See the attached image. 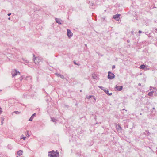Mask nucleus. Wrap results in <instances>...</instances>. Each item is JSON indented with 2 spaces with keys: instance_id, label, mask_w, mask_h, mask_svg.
Segmentation results:
<instances>
[{
  "instance_id": "23",
  "label": "nucleus",
  "mask_w": 157,
  "mask_h": 157,
  "mask_svg": "<svg viewBox=\"0 0 157 157\" xmlns=\"http://www.w3.org/2000/svg\"><path fill=\"white\" fill-rule=\"evenodd\" d=\"M2 108L0 107V114L2 113Z\"/></svg>"
},
{
  "instance_id": "3",
  "label": "nucleus",
  "mask_w": 157,
  "mask_h": 157,
  "mask_svg": "<svg viewBox=\"0 0 157 157\" xmlns=\"http://www.w3.org/2000/svg\"><path fill=\"white\" fill-rule=\"evenodd\" d=\"M48 156L49 157H56V154L54 150L48 152Z\"/></svg>"
},
{
  "instance_id": "35",
  "label": "nucleus",
  "mask_w": 157,
  "mask_h": 157,
  "mask_svg": "<svg viewBox=\"0 0 157 157\" xmlns=\"http://www.w3.org/2000/svg\"><path fill=\"white\" fill-rule=\"evenodd\" d=\"M155 32H156V33H157V29H156L155 30Z\"/></svg>"
},
{
  "instance_id": "5",
  "label": "nucleus",
  "mask_w": 157,
  "mask_h": 157,
  "mask_svg": "<svg viewBox=\"0 0 157 157\" xmlns=\"http://www.w3.org/2000/svg\"><path fill=\"white\" fill-rule=\"evenodd\" d=\"M120 14H116L113 16V18L116 21H118L120 19Z\"/></svg>"
},
{
  "instance_id": "39",
  "label": "nucleus",
  "mask_w": 157,
  "mask_h": 157,
  "mask_svg": "<svg viewBox=\"0 0 157 157\" xmlns=\"http://www.w3.org/2000/svg\"><path fill=\"white\" fill-rule=\"evenodd\" d=\"M8 19H9V20H10V17H9V18H8Z\"/></svg>"
},
{
  "instance_id": "24",
  "label": "nucleus",
  "mask_w": 157,
  "mask_h": 157,
  "mask_svg": "<svg viewBox=\"0 0 157 157\" xmlns=\"http://www.w3.org/2000/svg\"><path fill=\"white\" fill-rule=\"evenodd\" d=\"M115 68V65H113L112 66V69H114Z\"/></svg>"
},
{
  "instance_id": "32",
  "label": "nucleus",
  "mask_w": 157,
  "mask_h": 157,
  "mask_svg": "<svg viewBox=\"0 0 157 157\" xmlns=\"http://www.w3.org/2000/svg\"><path fill=\"white\" fill-rule=\"evenodd\" d=\"M138 86H141V84L140 83H139L138 84Z\"/></svg>"
},
{
  "instance_id": "2",
  "label": "nucleus",
  "mask_w": 157,
  "mask_h": 157,
  "mask_svg": "<svg viewBox=\"0 0 157 157\" xmlns=\"http://www.w3.org/2000/svg\"><path fill=\"white\" fill-rule=\"evenodd\" d=\"M115 77L114 74L110 71L108 72V78L109 79L111 80L113 79Z\"/></svg>"
},
{
  "instance_id": "16",
  "label": "nucleus",
  "mask_w": 157,
  "mask_h": 157,
  "mask_svg": "<svg viewBox=\"0 0 157 157\" xmlns=\"http://www.w3.org/2000/svg\"><path fill=\"white\" fill-rule=\"evenodd\" d=\"M154 91H151L148 93V95L150 96H151L153 94Z\"/></svg>"
},
{
  "instance_id": "18",
  "label": "nucleus",
  "mask_w": 157,
  "mask_h": 157,
  "mask_svg": "<svg viewBox=\"0 0 157 157\" xmlns=\"http://www.w3.org/2000/svg\"><path fill=\"white\" fill-rule=\"evenodd\" d=\"M145 67V65L144 64L141 65L140 67V68L141 69H144Z\"/></svg>"
},
{
  "instance_id": "15",
  "label": "nucleus",
  "mask_w": 157,
  "mask_h": 157,
  "mask_svg": "<svg viewBox=\"0 0 157 157\" xmlns=\"http://www.w3.org/2000/svg\"><path fill=\"white\" fill-rule=\"evenodd\" d=\"M92 97H93V98H94L95 100H96L95 97L92 95H90L89 96L86 97V98L88 99H89L91 98Z\"/></svg>"
},
{
  "instance_id": "12",
  "label": "nucleus",
  "mask_w": 157,
  "mask_h": 157,
  "mask_svg": "<svg viewBox=\"0 0 157 157\" xmlns=\"http://www.w3.org/2000/svg\"><path fill=\"white\" fill-rule=\"evenodd\" d=\"M23 151L22 150H20L17 152V154L20 156L22 155L23 154Z\"/></svg>"
},
{
  "instance_id": "40",
  "label": "nucleus",
  "mask_w": 157,
  "mask_h": 157,
  "mask_svg": "<svg viewBox=\"0 0 157 157\" xmlns=\"http://www.w3.org/2000/svg\"><path fill=\"white\" fill-rule=\"evenodd\" d=\"M80 91L82 92V90H80Z\"/></svg>"
},
{
  "instance_id": "7",
  "label": "nucleus",
  "mask_w": 157,
  "mask_h": 157,
  "mask_svg": "<svg viewBox=\"0 0 157 157\" xmlns=\"http://www.w3.org/2000/svg\"><path fill=\"white\" fill-rule=\"evenodd\" d=\"M115 88L117 90L120 91L122 90L123 86H118L116 85L115 86Z\"/></svg>"
},
{
  "instance_id": "29",
  "label": "nucleus",
  "mask_w": 157,
  "mask_h": 157,
  "mask_svg": "<svg viewBox=\"0 0 157 157\" xmlns=\"http://www.w3.org/2000/svg\"><path fill=\"white\" fill-rule=\"evenodd\" d=\"M131 33L133 35H134V33H134V31H132L131 32Z\"/></svg>"
},
{
  "instance_id": "11",
  "label": "nucleus",
  "mask_w": 157,
  "mask_h": 157,
  "mask_svg": "<svg viewBox=\"0 0 157 157\" xmlns=\"http://www.w3.org/2000/svg\"><path fill=\"white\" fill-rule=\"evenodd\" d=\"M15 71L14 73H13V72H12V76L13 77L16 75L18 73H19V74H20V72H19V71L17 72V71L16 70H15Z\"/></svg>"
},
{
  "instance_id": "27",
  "label": "nucleus",
  "mask_w": 157,
  "mask_h": 157,
  "mask_svg": "<svg viewBox=\"0 0 157 157\" xmlns=\"http://www.w3.org/2000/svg\"><path fill=\"white\" fill-rule=\"evenodd\" d=\"M11 15V13H9L8 14V16H10Z\"/></svg>"
},
{
  "instance_id": "37",
  "label": "nucleus",
  "mask_w": 157,
  "mask_h": 157,
  "mask_svg": "<svg viewBox=\"0 0 157 157\" xmlns=\"http://www.w3.org/2000/svg\"><path fill=\"white\" fill-rule=\"evenodd\" d=\"M27 134H28L29 136V135L28 134V131H27Z\"/></svg>"
},
{
  "instance_id": "17",
  "label": "nucleus",
  "mask_w": 157,
  "mask_h": 157,
  "mask_svg": "<svg viewBox=\"0 0 157 157\" xmlns=\"http://www.w3.org/2000/svg\"><path fill=\"white\" fill-rule=\"evenodd\" d=\"M36 59H37V57H36L35 55L33 54V60L34 61V62Z\"/></svg>"
},
{
  "instance_id": "4",
  "label": "nucleus",
  "mask_w": 157,
  "mask_h": 157,
  "mask_svg": "<svg viewBox=\"0 0 157 157\" xmlns=\"http://www.w3.org/2000/svg\"><path fill=\"white\" fill-rule=\"evenodd\" d=\"M67 35L68 37L70 38L73 35V33L71 32L70 30L69 29H67Z\"/></svg>"
},
{
  "instance_id": "34",
  "label": "nucleus",
  "mask_w": 157,
  "mask_h": 157,
  "mask_svg": "<svg viewBox=\"0 0 157 157\" xmlns=\"http://www.w3.org/2000/svg\"><path fill=\"white\" fill-rule=\"evenodd\" d=\"M127 42L128 43H129V42H130V41H129V40H127Z\"/></svg>"
},
{
  "instance_id": "1",
  "label": "nucleus",
  "mask_w": 157,
  "mask_h": 157,
  "mask_svg": "<svg viewBox=\"0 0 157 157\" xmlns=\"http://www.w3.org/2000/svg\"><path fill=\"white\" fill-rule=\"evenodd\" d=\"M98 87L100 88L101 89L103 90L106 94L109 96H111L112 95V93H109L108 89H105L104 87L101 86H98Z\"/></svg>"
},
{
  "instance_id": "21",
  "label": "nucleus",
  "mask_w": 157,
  "mask_h": 157,
  "mask_svg": "<svg viewBox=\"0 0 157 157\" xmlns=\"http://www.w3.org/2000/svg\"><path fill=\"white\" fill-rule=\"evenodd\" d=\"M146 134H145V135H146L147 136H148L149 135L150 133L148 130H146Z\"/></svg>"
},
{
  "instance_id": "36",
  "label": "nucleus",
  "mask_w": 157,
  "mask_h": 157,
  "mask_svg": "<svg viewBox=\"0 0 157 157\" xmlns=\"http://www.w3.org/2000/svg\"><path fill=\"white\" fill-rule=\"evenodd\" d=\"M2 121H3L4 120V118L2 117Z\"/></svg>"
},
{
  "instance_id": "25",
  "label": "nucleus",
  "mask_w": 157,
  "mask_h": 157,
  "mask_svg": "<svg viewBox=\"0 0 157 157\" xmlns=\"http://www.w3.org/2000/svg\"><path fill=\"white\" fill-rule=\"evenodd\" d=\"M74 63L75 64H76V65H78V64H77V63H76V62H75V61H74Z\"/></svg>"
},
{
  "instance_id": "6",
  "label": "nucleus",
  "mask_w": 157,
  "mask_h": 157,
  "mask_svg": "<svg viewBox=\"0 0 157 157\" xmlns=\"http://www.w3.org/2000/svg\"><path fill=\"white\" fill-rule=\"evenodd\" d=\"M116 127L118 132L121 133L122 128L119 125H116Z\"/></svg>"
},
{
  "instance_id": "20",
  "label": "nucleus",
  "mask_w": 157,
  "mask_h": 157,
  "mask_svg": "<svg viewBox=\"0 0 157 157\" xmlns=\"http://www.w3.org/2000/svg\"><path fill=\"white\" fill-rule=\"evenodd\" d=\"M97 77V76L95 74H93L92 75V77L94 79H95L96 78V77Z\"/></svg>"
},
{
  "instance_id": "10",
  "label": "nucleus",
  "mask_w": 157,
  "mask_h": 157,
  "mask_svg": "<svg viewBox=\"0 0 157 157\" xmlns=\"http://www.w3.org/2000/svg\"><path fill=\"white\" fill-rule=\"evenodd\" d=\"M55 74L58 77H60L64 79V76L61 74H58L57 73H55Z\"/></svg>"
},
{
  "instance_id": "22",
  "label": "nucleus",
  "mask_w": 157,
  "mask_h": 157,
  "mask_svg": "<svg viewBox=\"0 0 157 157\" xmlns=\"http://www.w3.org/2000/svg\"><path fill=\"white\" fill-rule=\"evenodd\" d=\"M13 113L16 114H19L20 113V112L18 111H14Z\"/></svg>"
},
{
  "instance_id": "33",
  "label": "nucleus",
  "mask_w": 157,
  "mask_h": 157,
  "mask_svg": "<svg viewBox=\"0 0 157 157\" xmlns=\"http://www.w3.org/2000/svg\"><path fill=\"white\" fill-rule=\"evenodd\" d=\"M122 110H125L126 112L127 111V110H126L125 109H122Z\"/></svg>"
},
{
  "instance_id": "31",
  "label": "nucleus",
  "mask_w": 157,
  "mask_h": 157,
  "mask_svg": "<svg viewBox=\"0 0 157 157\" xmlns=\"http://www.w3.org/2000/svg\"><path fill=\"white\" fill-rule=\"evenodd\" d=\"M3 121H1V125H2L3 124Z\"/></svg>"
},
{
  "instance_id": "41",
  "label": "nucleus",
  "mask_w": 157,
  "mask_h": 157,
  "mask_svg": "<svg viewBox=\"0 0 157 157\" xmlns=\"http://www.w3.org/2000/svg\"><path fill=\"white\" fill-rule=\"evenodd\" d=\"M2 91V90H0V91Z\"/></svg>"
},
{
  "instance_id": "8",
  "label": "nucleus",
  "mask_w": 157,
  "mask_h": 157,
  "mask_svg": "<svg viewBox=\"0 0 157 157\" xmlns=\"http://www.w3.org/2000/svg\"><path fill=\"white\" fill-rule=\"evenodd\" d=\"M55 20L56 23H58L59 24H62L61 22L62 21L60 19L56 18H55Z\"/></svg>"
},
{
  "instance_id": "19",
  "label": "nucleus",
  "mask_w": 157,
  "mask_h": 157,
  "mask_svg": "<svg viewBox=\"0 0 157 157\" xmlns=\"http://www.w3.org/2000/svg\"><path fill=\"white\" fill-rule=\"evenodd\" d=\"M55 153L56 154V157H59V152L57 151H56Z\"/></svg>"
},
{
  "instance_id": "38",
  "label": "nucleus",
  "mask_w": 157,
  "mask_h": 157,
  "mask_svg": "<svg viewBox=\"0 0 157 157\" xmlns=\"http://www.w3.org/2000/svg\"><path fill=\"white\" fill-rule=\"evenodd\" d=\"M85 46H86V47H87V44H85Z\"/></svg>"
},
{
  "instance_id": "9",
  "label": "nucleus",
  "mask_w": 157,
  "mask_h": 157,
  "mask_svg": "<svg viewBox=\"0 0 157 157\" xmlns=\"http://www.w3.org/2000/svg\"><path fill=\"white\" fill-rule=\"evenodd\" d=\"M41 60L39 58L37 57V59H36L34 62L36 64H37Z\"/></svg>"
},
{
  "instance_id": "28",
  "label": "nucleus",
  "mask_w": 157,
  "mask_h": 157,
  "mask_svg": "<svg viewBox=\"0 0 157 157\" xmlns=\"http://www.w3.org/2000/svg\"><path fill=\"white\" fill-rule=\"evenodd\" d=\"M138 32L139 33H142V31L141 30H139Z\"/></svg>"
},
{
  "instance_id": "13",
  "label": "nucleus",
  "mask_w": 157,
  "mask_h": 157,
  "mask_svg": "<svg viewBox=\"0 0 157 157\" xmlns=\"http://www.w3.org/2000/svg\"><path fill=\"white\" fill-rule=\"evenodd\" d=\"M36 113H34L32 115L31 117H30V118L29 119V121H32L34 117L35 116H36Z\"/></svg>"
},
{
  "instance_id": "26",
  "label": "nucleus",
  "mask_w": 157,
  "mask_h": 157,
  "mask_svg": "<svg viewBox=\"0 0 157 157\" xmlns=\"http://www.w3.org/2000/svg\"><path fill=\"white\" fill-rule=\"evenodd\" d=\"M152 88H153V89H155V88H152V87H151V86H150V90H152Z\"/></svg>"
},
{
  "instance_id": "14",
  "label": "nucleus",
  "mask_w": 157,
  "mask_h": 157,
  "mask_svg": "<svg viewBox=\"0 0 157 157\" xmlns=\"http://www.w3.org/2000/svg\"><path fill=\"white\" fill-rule=\"evenodd\" d=\"M51 120L53 122H55V123L56 122L57 120L56 118L53 117H51Z\"/></svg>"
},
{
  "instance_id": "30",
  "label": "nucleus",
  "mask_w": 157,
  "mask_h": 157,
  "mask_svg": "<svg viewBox=\"0 0 157 157\" xmlns=\"http://www.w3.org/2000/svg\"><path fill=\"white\" fill-rule=\"evenodd\" d=\"M25 138H26V137H23V138H22V139H23V140H25Z\"/></svg>"
}]
</instances>
